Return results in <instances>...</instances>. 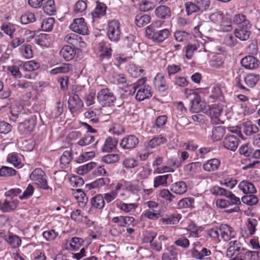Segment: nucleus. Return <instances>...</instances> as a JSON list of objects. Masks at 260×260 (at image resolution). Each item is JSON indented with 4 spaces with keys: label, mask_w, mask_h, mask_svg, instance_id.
Returning <instances> with one entry per match:
<instances>
[{
    "label": "nucleus",
    "mask_w": 260,
    "mask_h": 260,
    "mask_svg": "<svg viewBox=\"0 0 260 260\" xmlns=\"http://www.w3.org/2000/svg\"><path fill=\"white\" fill-rule=\"evenodd\" d=\"M144 80L139 79L133 84L129 85L128 88L131 90L129 94H133L137 90L136 94V99L139 101H142L145 99L150 98L152 95L151 87L148 85H143Z\"/></svg>",
    "instance_id": "f257e3e1"
},
{
    "label": "nucleus",
    "mask_w": 260,
    "mask_h": 260,
    "mask_svg": "<svg viewBox=\"0 0 260 260\" xmlns=\"http://www.w3.org/2000/svg\"><path fill=\"white\" fill-rule=\"evenodd\" d=\"M153 24L148 26L145 30L146 37L155 43H162L170 35V31L167 28L154 31Z\"/></svg>",
    "instance_id": "f03ea898"
},
{
    "label": "nucleus",
    "mask_w": 260,
    "mask_h": 260,
    "mask_svg": "<svg viewBox=\"0 0 260 260\" xmlns=\"http://www.w3.org/2000/svg\"><path fill=\"white\" fill-rule=\"evenodd\" d=\"M185 95L190 101L191 110L194 112H199L206 108V103L201 100L200 96L193 90L186 89Z\"/></svg>",
    "instance_id": "7ed1b4c3"
},
{
    "label": "nucleus",
    "mask_w": 260,
    "mask_h": 260,
    "mask_svg": "<svg viewBox=\"0 0 260 260\" xmlns=\"http://www.w3.org/2000/svg\"><path fill=\"white\" fill-rule=\"evenodd\" d=\"M84 88L81 86H76L73 89L72 93L69 95L68 107L71 112H75L81 108L83 104L79 98V94Z\"/></svg>",
    "instance_id": "20e7f679"
},
{
    "label": "nucleus",
    "mask_w": 260,
    "mask_h": 260,
    "mask_svg": "<svg viewBox=\"0 0 260 260\" xmlns=\"http://www.w3.org/2000/svg\"><path fill=\"white\" fill-rule=\"evenodd\" d=\"M97 99L103 106H110L116 100L114 93L108 88L101 89L98 93Z\"/></svg>",
    "instance_id": "39448f33"
},
{
    "label": "nucleus",
    "mask_w": 260,
    "mask_h": 260,
    "mask_svg": "<svg viewBox=\"0 0 260 260\" xmlns=\"http://www.w3.org/2000/svg\"><path fill=\"white\" fill-rule=\"evenodd\" d=\"M245 248L243 244L238 240L230 241L228 244L226 255L229 258L239 257L238 256L245 253Z\"/></svg>",
    "instance_id": "423d86ee"
},
{
    "label": "nucleus",
    "mask_w": 260,
    "mask_h": 260,
    "mask_svg": "<svg viewBox=\"0 0 260 260\" xmlns=\"http://www.w3.org/2000/svg\"><path fill=\"white\" fill-rule=\"evenodd\" d=\"M119 22L116 20H112L108 23L107 27V36L109 39L114 42H117L120 39L121 30Z\"/></svg>",
    "instance_id": "0eeeda50"
},
{
    "label": "nucleus",
    "mask_w": 260,
    "mask_h": 260,
    "mask_svg": "<svg viewBox=\"0 0 260 260\" xmlns=\"http://www.w3.org/2000/svg\"><path fill=\"white\" fill-rule=\"evenodd\" d=\"M30 179L40 188L47 189L49 186L44 172L40 168H37L30 175Z\"/></svg>",
    "instance_id": "6e6552de"
},
{
    "label": "nucleus",
    "mask_w": 260,
    "mask_h": 260,
    "mask_svg": "<svg viewBox=\"0 0 260 260\" xmlns=\"http://www.w3.org/2000/svg\"><path fill=\"white\" fill-rule=\"evenodd\" d=\"M220 237L224 241H229L236 238L237 232L234 228L228 224L222 223L219 226Z\"/></svg>",
    "instance_id": "1a4fd4ad"
},
{
    "label": "nucleus",
    "mask_w": 260,
    "mask_h": 260,
    "mask_svg": "<svg viewBox=\"0 0 260 260\" xmlns=\"http://www.w3.org/2000/svg\"><path fill=\"white\" fill-rule=\"evenodd\" d=\"M198 51L199 52L204 51L205 55L208 56L206 54L207 50L205 49V46L203 44L200 45L199 42L195 43H188L185 47V56L187 59H191L194 54V52Z\"/></svg>",
    "instance_id": "9d476101"
},
{
    "label": "nucleus",
    "mask_w": 260,
    "mask_h": 260,
    "mask_svg": "<svg viewBox=\"0 0 260 260\" xmlns=\"http://www.w3.org/2000/svg\"><path fill=\"white\" fill-rule=\"evenodd\" d=\"M139 142V139L135 135H129L121 140L120 146L124 150H132L138 145Z\"/></svg>",
    "instance_id": "9b49d317"
},
{
    "label": "nucleus",
    "mask_w": 260,
    "mask_h": 260,
    "mask_svg": "<svg viewBox=\"0 0 260 260\" xmlns=\"http://www.w3.org/2000/svg\"><path fill=\"white\" fill-rule=\"evenodd\" d=\"M70 28L74 32L83 35L88 34V29L83 18H76L70 25Z\"/></svg>",
    "instance_id": "f8f14e48"
},
{
    "label": "nucleus",
    "mask_w": 260,
    "mask_h": 260,
    "mask_svg": "<svg viewBox=\"0 0 260 260\" xmlns=\"http://www.w3.org/2000/svg\"><path fill=\"white\" fill-rule=\"evenodd\" d=\"M36 125V117L31 116L18 125L19 131L23 134H27L32 132Z\"/></svg>",
    "instance_id": "ddd939ff"
},
{
    "label": "nucleus",
    "mask_w": 260,
    "mask_h": 260,
    "mask_svg": "<svg viewBox=\"0 0 260 260\" xmlns=\"http://www.w3.org/2000/svg\"><path fill=\"white\" fill-rule=\"evenodd\" d=\"M153 84L156 89L160 92H165L169 88V85L166 77L161 73H158L153 80Z\"/></svg>",
    "instance_id": "4468645a"
},
{
    "label": "nucleus",
    "mask_w": 260,
    "mask_h": 260,
    "mask_svg": "<svg viewBox=\"0 0 260 260\" xmlns=\"http://www.w3.org/2000/svg\"><path fill=\"white\" fill-rule=\"evenodd\" d=\"M251 24L249 25V26H238L234 31L235 37L242 41L247 40L251 34Z\"/></svg>",
    "instance_id": "2eb2a0df"
},
{
    "label": "nucleus",
    "mask_w": 260,
    "mask_h": 260,
    "mask_svg": "<svg viewBox=\"0 0 260 260\" xmlns=\"http://www.w3.org/2000/svg\"><path fill=\"white\" fill-rule=\"evenodd\" d=\"M19 203L16 199L2 200L0 202V210L3 212H10L16 209Z\"/></svg>",
    "instance_id": "dca6fc26"
},
{
    "label": "nucleus",
    "mask_w": 260,
    "mask_h": 260,
    "mask_svg": "<svg viewBox=\"0 0 260 260\" xmlns=\"http://www.w3.org/2000/svg\"><path fill=\"white\" fill-rule=\"evenodd\" d=\"M98 49L101 59H108L111 56L112 49L110 44L106 41H102L99 44Z\"/></svg>",
    "instance_id": "f3484780"
},
{
    "label": "nucleus",
    "mask_w": 260,
    "mask_h": 260,
    "mask_svg": "<svg viewBox=\"0 0 260 260\" xmlns=\"http://www.w3.org/2000/svg\"><path fill=\"white\" fill-rule=\"evenodd\" d=\"M201 171V163L199 161L192 162L185 165L184 173L189 176L194 177Z\"/></svg>",
    "instance_id": "a211bd4d"
},
{
    "label": "nucleus",
    "mask_w": 260,
    "mask_h": 260,
    "mask_svg": "<svg viewBox=\"0 0 260 260\" xmlns=\"http://www.w3.org/2000/svg\"><path fill=\"white\" fill-rule=\"evenodd\" d=\"M178 249L175 246H167L162 254L161 260H178Z\"/></svg>",
    "instance_id": "6ab92c4d"
},
{
    "label": "nucleus",
    "mask_w": 260,
    "mask_h": 260,
    "mask_svg": "<svg viewBox=\"0 0 260 260\" xmlns=\"http://www.w3.org/2000/svg\"><path fill=\"white\" fill-rule=\"evenodd\" d=\"M259 61L255 57L251 55L244 57L241 60V65L245 69L254 70L259 65Z\"/></svg>",
    "instance_id": "aec40b11"
},
{
    "label": "nucleus",
    "mask_w": 260,
    "mask_h": 260,
    "mask_svg": "<svg viewBox=\"0 0 260 260\" xmlns=\"http://www.w3.org/2000/svg\"><path fill=\"white\" fill-rule=\"evenodd\" d=\"M188 252L191 256L197 260H202L212 254L211 250L205 247H202L200 250L190 249Z\"/></svg>",
    "instance_id": "412c9836"
},
{
    "label": "nucleus",
    "mask_w": 260,
    "mask_h": 260,
    "mask_svg": "<svg viewBox=\"0 0 260 260\" xmlns=\"http://www.w3.org/2000/svg\"><path fill=\"white\" fill-rule=\"evenodd\" d=\"M223 143L225 148L235 151L238 147L239 140L235 135H229L225 138Z\"/></svg>",
    "instance_id": "4be33fe9"
},
{
    "label": "nucleus",
    "mask_w": 260,
    "mask_h": 260,
    "mask_svg": "<svg viewBox=\"0 0 260 260\" xmlns=\"http://www.w3.org/2000/svg\"><path fill=\"white\" fill-rule=\"evenodd\" d=\"M167 121V117L166 115L159 116L155 120L151 127V132L159 133L163 130Z\"/></svg>",
    "instance_id": "5701e85b"
},
{
    "label": "nucleus",
    "mask_w": 260,
    "mask_h": 260,
    "mask_svg": "<svg viewBox=\"0 0 260 260\" xmlns=\"http://www.w3.org/2000/svg\"><path fill=\"white\" fill-rule=\"evenodd\" d=\"M71 219L77 223H84L88 224L90 223V220L84 215V214L79 209L75 210L71 213Z\"/></svg>",
    "instance_id": "b1692460"
},
{
    "label": "nucleus",
    "mask_w": 260,
    "mask_h": 260,
    "mask_svg": "<svg viewBox=\"0 0 260 260\" xmlns=\"http://www.w3.org/2000/svg\"><path fill=\"white\" fill-rule=\"evenodd\" d=\"M84 241L82 238L73 237L67 240L66 242V248L71 251H75L81 246Z\"/></svg>",
    "instance_id": "393cba45"
},
{
    "label": "nucleus",
    "mask_w": 260,
    "mask_h": 260,
    "mask_svg": "<svg viewBox=\"0 0 260 260\" xmlns=\"http://www.w3.org/2000/svg\"><path fill=\"white\" fill-rule=\"evenodd\" d=\"M238 188L245 194H253L256 191L254 185L247 180L241 181L238 185Z\"/></svg>",
    "instance_id": "a878e982"
},
{
    "label": "nucleus",
    "mask_w": 260,
    "mask_h": 260,
    "mask_svg": "<svg viewBox=\"0 0 260 260\" xmlns=\"http://www.w3.org/2000/svg\"><path fill=\"white\" fill-rule=\"evenodd\" d=\"M257 225V221L254 218H249L246 226V229L242 234L244 237H248L255 234L256 226Z\"/></svg>",
    "instance_id": "bb28decb"
},
{
    "label": "nucleus",
    "mask_w": 260,
    "mask_h": 260,
    "mask_svg": "<svg viewBox=\"0 0 260 260\" xmlns=\"http://www.w3.org/2000/svg\"><path fill=\"white\" fill-rule=\"evenodd\" d=\"M73 66L70 63H63L54 69H52L50 73L52 75L58 74H66L72 72Z\"/></svg>",
    "instance_id": "cd10ccee"
},
{
    "label": "nucleus",
    "mask_w": 260,
    "mask_h": 260,
    "mask_svg": "<svg viewBox=\"0 0 260 260\" xmlns=\"http://www.w3.org/2000/svg\"><path fill=\"white\" fill-rule=\"evenodd\" d=\"M6 242L11 248H17L20 246L22 241L18 236L12 233H9L7 237L6 238Z\"/></svg>",
    "instance_id": "c85d7f7f"
},
{
    "label": "nucleus",
    "mask_w": 260,
    "mask_h": 260,
    "mask_svg": "<svg viewBox=\"0 0 260 260\" xmlns=\"http://www.w3.org/2000/svg\"><path fill=\"white\" fill-rule=\"evenodd\" d=\"M187 187L185 182L180 181L173 183L171 188V191L176 194H183L186 192Z\"/></svg>",
    "instance_id": "c756f323"
},
{
    "label": "nucleus",
    "mask_w": 260,
    "mask_h": 260,
    "mask_svg": "<svg viewBox=\"0 0 260 260\" xmlns=\"http://www.w3.org/2000/svg\"><path fill=\"white\" fill-rule=\"evenodd\" d=\"M86 225L89 228V235L92 239H96L100 237L101 229L96 222L90 220V223Z\"/></svg>",
    "instance_id": "7c9ffc66"
},
{
    "label": "nucleus",
    "mask_w": 260,
    "mask_h": 260,
    "mask_svg": "<svg viewBox=\"0 0 260 260\" xmlns=\"http://www.w3.org/2000/svg\"><path fill=\"white\" fill-rule=\"evenodd\" d=\"M156 16L160 19H168L171 16L170 9L166 6H160L157 7L155 10Z\"/></svg>",
    "instance_id": "2f4dec72"
},
{
    "label": "nucleus",
    "mask_w": 260,
    "mask_h": 260,
    "mask_svg": "<svg viewBox=\"0 0 260 260\" xmlns=\"http://www.w3.org/2000/svg\"><path fill=\"white\" fill-rule=\"evenodd\" d=\"M107 7L102 3H96V7L93 12L91 13L92 18L93 19L100 18L106 14Z\"/></svg>",
    "instance_id": "473e14b6"
},
{
    "label": "nucleus",
    "mask_w": 260,
    "mask_h": 260,
    "mask_svg": "<svg viewBox=\"0 0 260 260\" xmlns=\"http://www.w3.org/2000/svg\"><path fill=\"white\" fill-rule=\"evenodd\" d=\"M220 161L216 158H212L206 161L203 166V169L207 172H212L217 170Z\"/></svg>",
    "instance_id": "72a5a7b5"
},
{
    "label": "nucleus",
    "mask_w": 260,
    "mask_h": 260,
    "mask_svg": "<svg viewBox=\"0 0 260 260\" xmlns=\"http://www.w3.org/2000/svg\"><path fill=\"white\" fill-rule=\"evenodd\" d=\"M64 40L67 43L72 44L74 46H78L79 44L80 47L83 46L84 42L81 41V37L75 33L67 35Z\"/></svg>",
    "instance_id": "f704fd0d"
},
{
    "label": "nucleus",
    "mask_w": 260,
    "mask_h": 260,
    "mask_svg": "<svg viewBox=\"0 0 260 260\" xmlns=\"http://www.w3.org/2000/svg\"><path fill=\"white\" fill-rule=\"evenodd\" d=\"M60 54L65 60H71L74 58L76 51L72 47L67 45L60 50Z\"/></svg>",
    "instance_id": "c9c22d12"
},
{
    "label": "nucleus",
    "mask_w": 260,
    "mask_h": 260,
    "mask_svg": "<svg viewBox=\"0 0 260 260\" xmlns=\"http://www.w3.org/2000/svg\"><path fill=\"white\" fill-rule=\"evenodd\" d=\"M115 205L118 209L125 213H129L132 211H134L138 206L137 203L127 204L122 203L118 200L115 202Z\"/></svg>",
    "instance_id": "e433bc0d"
},
{
    "label": "nucleus",
    "mask_w": 260,
    "mask_h": 260,
    "mask_svg": "<svg viewBox=\"0 0 260 260\" xmlns=\"http://www.w3.org/2000/svg\"><path fill=\"white\" fill-rule=\"evenodd\" d=\"M7 160L16 168H21L23 166L20 155L16 152L9 154Z\"/></svg>",
    "instance_id": "4c0bfd02"
},
{
    "label": "nucleus",
    "mask_w": 260,
    "mask_h": 260,
    "mask_svg": "<svg viewBox=\"0 0 260 260\" xmlns=\"http://www.w3.org/2000/svg\"><path fill=\"white\" fill-rule=\"evenodd\" d=\"M110 82L115 84H120L126 83V78L124 74L122 73L114 72L109 76Z\"/></svg>",
    "instance_id": "58836bf2"
},
{
    "label": "nucleus",
    "mask_w": 260,
    "mask_h": 260,
    "mask_svg": "<svg viewBox=\"0 0 260 260\" xmlns=\"http://www.w3.org/2000/svg\"><path fill=\"white\" fill-rule=\"evenodd\" d=\"M73 196L78 202L80 206H84L88 201L84 192L81 189H77L73 190Z\"/></svg>",
    "instance_id": "ea45409f"
},
{
    "label": "nucleus",
    "mask_w": 260,
    "mask_h": 260,
    "mask_svg": "<svg viewBox=\"0 0 260 260\" xmlns=\"http://www.w3.org/2000/svg\"><path fill=\"white\" fill-rule=\"evenodd\" d=\"M22 69V61L18 60L12 66H9L7 67V70L16 78H20L22 77V74L20 70Z\"/></svg>",
    "instance_id": "a19ab883"
},
{
    "label": "nucleus",
    "mask_w": 260,
    "mask_h": 260,
    "mask_svg": "<svg viewBox=\"0 0 260 260\" xmlns=\"http://www.w3.org/2000/svg\"><path fill=\"white\" fill-rule=\"evenodd\" d=\"M225 133V129L223 126H218L214 127L212 130L211 139L214 142L219 141L223 137Z\"/></svg>",
    "instance_id": "79ce46f5"
},
{
    "label": "nucleus",
    "mask_w": 260,
    "mask_h": 260,
    "mask_svg": "<svg viewBox=\"0 0 260 260\" xmlns=\"http://www.w3.org/2000/svg\"><path fill=\"white\" fill-rule=\"evenodd\" d=\"M150 19L149 15L140 13L136 16L135 22L138 27H141L148 24L150 22Z\"/></svg>",
    "instance_id": "37998d69"
},
{
    "label": "nucleus",
    "mask_w": 260,
    "mask_h": 260,
    "mask_svg": "<svg viewBox=\"0 0 260 260\" xmlns=\"http://www.w3.org/2000/svg\"><path fill=\"white\" fill-rule=\"evenodd\" d=\"M117 141L116 139H112L111 137L107 138L102 148V151L104 152H111L117 145Z\"/></svg>",
    "instance_id": "c03bdc74"
},
{
    "label": "nucleus",
    "mask_w": 260,
    "mask_h": 260,
    "mask_svg": "<svg viewBox=\"0 0 260 260\" xmlns=\"http://www.w3.org/2000/svg\"><path fill=\"white\" fill-rule=\"evenodd\" d=\"M166 142L167 139L161 136H159L155 137L149 140L147 144V147L149 148L153 149L164 144Z\"/></svg>",
    "instance_id": "a18cd8bd"
},
{
    "label": "nucleus",
    "mask_w": 260,
    "mask_h": 260,
    "mask_svg": "<svg viewBox=\"0 0 260 260\" xmlns=\"http://www.w3.org/2000/svg\"><path fill=\"white\" fill-rule=\"evenodd\" d=\"M233 21L234 23L238 25L239 26H249V25L251 24L250 21L247 19L246 16L243 14L235 15L233 18Z\"/></svg>",
    "instance_id": "49530a36"
},
{
    "label": "nucleus",
    "mask_w": 260,
    "mask_h": 260,
    "mask_svg": "<svg viewBox=\"0 0 260 260\" xmlns=\"http://www.w3.org/2000/svg\"><path fill=\"white\" fill-rule=\"evenodd\" d=\"M90 202L92 207L98 209H103L105 204L103 195L101 194H98L92 198Z\"/></svg>",
    "instance_id": "de8ad7c7"
},
{
    "label": "nucleus",
    "mask_w": 260,
    "mask_h": 260,
    "mask_svg": "<svg viewBox=\"0 0 260 260\" xmlns=\"http://www.w3.org/2000/svg\"><path fill=\"white\" fill-rule=\"evenodd\" d=\"M55 22L54 18L47 17L44 18L41 23V29L43 31L49 32L52 30Z\"/></svg>",
    "instance_id": "09e8293b"
},
{
    "label": "nucleus",
    "mask_w": 260,
    "mask_h": 260,
    "mask_svg": "<svg viewBox=\"0 0 260 260\" xmlns=\"http://www.w3.org/2000/svg\"><path fill=\"white\" fill-rule=\"evenodd\" d=\"M35 42L42 47H48L50 45L49 35L46 34H41L35 37Z\"/></svg>",
    "instance_id": "8fccbe9b"
},
{
    "label": "nucleus",
    "mask_w": 260,
    "mask_h": 260,
    "mask_svg": "<svg viewBox=\"0 0 260 260\" xmlns=\"http://www.w3.org/2000/svg\"><path fill=\"white\" fill-rule=\"evenodd\" d=\"M40 67V63L34 60L23 63L22 61V70L26 72H31L37 70Z\"/></svg>",
    "instance_id": "3c124183"
},
{
    "label": "nucleus",
    "mask_w": 260,
    "mask_h": 260,
    "mask_svg": "<svg viewBox=\"0 0 260 260\" xmlns=\"http://www.w3.org/2000/svg\"><path fill=\"white\" fill-rule=\"evenodd\" d=\"M72 158V154L70 151L63 152L60 158V166L61 168L68 167Z\"/></svg>",
    "instance_id": "603ef678"
},
{
    "label": "nucleus",
    "mask_w": 260,
    "mask_h": 260,
    "mask_svg": "<svg viewBox=\"0 0 260 260\" xmlns=\"http://www.w3.org/2000/svg\"><path fill=\"white\" fill-rule=\"evenodd\" d=\"M244 132L247 136H250L257 133L258 128L257 126L251 121H247L243 123Z\"/></svg>",
    "instance_id": "864d4df0"
},
{
    "label": "nucleus",
    "mask_w": 260,
    "mask_h": 260,
    "mask_svg": "<svg viewBox=\"0 0 260 260\" xmlns=\"http://www.w3.org/2000/svg\"><path fill=\"white\" fill-rule=\"evenodd\" d=\"M96 166V163L95 162H90L85 165L81 166L77 168L76 172L79 175H84L89 171L94 169Z\"/></svg>",
    "instance_id": "5fc2aeb1"
},
{
    "label": "nucleus",
    "mask_w": 260,
    "mask_h": 260,
    "mask_svg": "<svg viewBox=\"0 0 260 260\" xmlns=\"http://www.w3.org/2000/svg\"><path fill=\"white\" fill-rule=\"evenodd\" d=\"M244 81L246 84L250 87H254L259 79V76L257 74H249L244 77Z\"/></svg>",
    "instance_id": "6e6d98bb"
},
{
    "label": "nucleus",
    "mask_w": 260,
    "mask_h": 260,
    "mask_svg": "<svg viewBox=\"0 0 260 260\" xmlns=\"http://www.w3.org/2000/svg\"><path fill=\"white\" fill-rule=\"evenodd\" d=\"M233 28L232 21L230 19L224 16L219 23V29L223 31H230Z\"/></svg>",
    "instance_id": "4d7b16f0"
},
{
    "label": "nucleus",
    "mask_w": 260,
    "mask_h": 260,
    "mask_svg": "<svg viewBox=\"0 0 260 260\" xmlns=\"http://www.w3.org/2000/svg\"><path fill=\"white\" fill-rule=\"evenodd\" d=\"M170 176L169 174H166L155 177L154 178L153 186L155 188H157L160 185L166 186L167 185V180Z\"/></svg>",
    "instance_id": "13d9d810"
},
{
    "label": "nucleus",
    "mask_w": 260,
    "mask_h": 260,
    "mask_svg": "<svg viewBox=\"0 0 260 260\" xmlns=\"http://www.w3.org/2000/svg\"><path fill=\"white\" fill-rule=\"evenodd\" d=\"M141 190V187L139 184L134 183L132 181H125V189L124 190L131 192L135 194H137Z\"/></svg>",
    "instance_id": "bf43d9fd"
},
{
    "label": "nucleus",
    "mask_w": 260,
    "mask_h": 260,
    "mask_svg": "<svg viewBox=\"0 0 260 260\" xmlns=\"http://www.w3.org/2000/svg\"><path fill=\"white\" fill-rule=\"evenodd\" d=\"M151 172V169L147 166H142L138 170L137 176L140 179H145L149 177Z\"/></svg>",
    "instance_id": "052dcab7"
},
{
    "label": "nucleus",
    "mask_w": 260,
    "mask_h": 260,
    "mask_svg": "<svg viewBox=\"0 0 260 260\" xmlns=\"http://www.w3.org/2000/svg\"><path fill=\"white\" fill-rule=\"evenodd\" d=\"M194 202V200L192 198H185L180 200L178 203L179 208H191Z\"/></svg>",
    "instance_id": "680f3d73"
},
{
    "label": "nucleus",
    "mask_w": 260,
    "mask_h": 260,
    "mask_svg": "<svg viewBox=\"0 0 260 260\" xmlns=\"http://www.w3.org/2000/svg\"><path fill=\"white\" fill-rule=\"evenodd\" d=\"M138 165V160L132 157L125 158L122 162L123 167L127 169L136 168Z\"/></svg>",
    "instance_id": "e2e57ef3"
},
{
    "label": "nucleus",
    "mask_w": 260,
    "mask_h": 260,
    "mask_svg": "<svg viewBox=\"0 0 260 260\" xmlns=\"http://www.w3.org/2000/svg\"><path fill=\"white\" fill-rule=\"evenodd\" d=\"M36 20L34 13L27 12L21 15L20 17V21L22 24H26L32 23Z\"/></svg>",
    "instance_id": "0e129e2a"
},
{
    "label": "nucleus",
    "mask_w": 260,
    "mask_h": 260,
    "mask_svg": "<svg viewBox=\"0 0 260 260\" xmlns=\"http://www.w3.org/2000/svg\"><path fill=\"white\" fill-rule=\"evenodd\" d=\"M43 10L45 13L48 15H53L55 12V6L53 0H48L43 6Z\"/></svg>",
    "instance_id": "69168bd1"
},
{
    "label": "nucleus",
    "mask_w": 260,
    "mask_h": 260,
    "mask_svg": "<svg viewBox=\"0 0 260 260\" xmlns=\"http://www.w3.org/2000/svg\"><path fill=\"white\" fill-rule=\"evenodd\" d=\"M127 70L131 76L134 78L140 76L143 72V70L140 69L134 64H129L127 67Z\"/></svg>",
    "instance_id": "338daca9"
},
{
    "label": "nucleus",
    "mask_w": 260,
    "mask_h": 260,
    "mask_svg": "<svg viewBox=\"0 0 260 260\" xmlns=\"http://www.w3.org/2000/svg\"><path fill=\"white\" fill-rule=\"evenodd\" d=\"M95 140L94 137L87 134L82 137L77 142V144L80 146H86L93 142Z\"/></svg>",
    "instance_id": "774afa93"
}]
</instances>
